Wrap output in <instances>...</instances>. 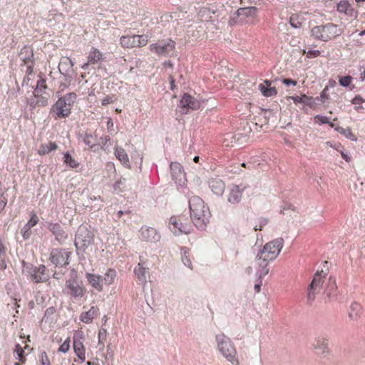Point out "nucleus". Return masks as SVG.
Returning a JSON list of instances; mask_svg holds the SVG:
<instances>
[{
	"mask_svg": "<svg viewBox=\"0 0 365 365\" xmlns=\"http://www.w3.org/2000/svg\"><path fill=\"white\" fill-rule=\"evenodd\" d=\"M134 273L140 282L143 283L146 282L147 268L143 263H138L134 269Z\"/></svg>",
	"mask_w": 365,
	"mask_h": 365,
	"instance_id": "32",
	"label": "nucleus"
},
{
	"mask_svg": "<svg viewBox=\"0 0 365 365\" xmlns=\"http://www.w3.org/2000/svg\"><path fill=\"white\" fill-rule=\"evenodd\" d=\"M31 218L27 222L26 225L27 227H31V228L36 225L39 221L38 217L34 212H31L30 213Z\"/></svg>",
	"mask_w": 365,
	"mask_h": 365,
	"instance_id": "45",
	"label": "nucleus"
},
{
	"mask_svg": "<svg viewBox=\"0 0 365 365\" xmlns=\"http://www.w3.org/2000/svg\"><path fill=\"white\" fill-rule=\"evenodd\" d=\"M365 101L360 96H356L351 101V103L354 105H359L364 103Z\"/></svg>",
	"mask_w": 365,
	"mask_h": 365,
	"instance_id": "55",
	"label": "nucleus"
},
{
	"mask_svg": "<svg viewBox=\"0 0 365 365\" xmlns=\"http://www.w3.org/2000/svg\"><path fill=\"white\" fill-rule=\"evenodd\" d=\"M335 130L336 131H338L339 133H341V135H344L346 138L350 139L353 141L356 140V138L355 135L353 133L351 128H344L340 126H336V128H335Z\"/></svg>",
	"mask_w": 365,
	"mask_h": 365,
	"instance_id": "39",
	"label": "nucleus"
},
{
	"mask_svg": "<svg viewBox=\"0 0 365 365\" xmlns=\"http://www.w3.org/2000/svg\"><path fill=\"white\" fill-rule=\"evenodd\" d=\"M216 341L217 349L222 356L232 364L238 365L237 351L230 339L224 334H220L216 336Z\"/></svg>",
	"mask_w": 365,
	"mask_h": 365,
	"instance_id": "5",
	"label": "nucleus"
},
{
	"mask_svg": "<svg viewBox=\"0 0 365 365\" xmlns=\"http://www.w3.org/2000/svg\"><path fill=\"white\" fill-rule=\"evenodd\" d=\"M264 83L267 85V86H265L264 84L259 85V88L262 94L267 97L276 96L277 93V89L275 87L271 86V82L266 80Z\"/></svg>",
	"mask_w": 365,
	"mask_h": 365,
	"instance_id": "29",
	"label": "nucleus"
},
{
	"mask_svg": "<svg viewBox=\"0 0 365 365\" xmlns=\"http://www.w3.org/2000/svg\"><path fill=\"white\" fill-rule=\"evenodd\" d=\"M257 12L255 6L240 8L237 11V22L242 25H254L258 21Z\"/></svg>",
	"mask_w": 365,
	"mask_h": 365,
	"instance_id": "7",
	"label": "nucleus"
},
{
	"mask_svg": "<svg viewBox=\"0 0 365 365\" xmlns=\"http://www.w3.org/2000/svg\"><path fill=\"white\" fill-rule=\"evenodd\" d=\"M84 336L82 331H78L73 339V349L81 363L86 361V347L83 344Z\"/></svg>",
	"mask_w": 365,
	"mask_h": 365,
	"instance_id": "12",
	"label": "nucleus"
},
{
	"mask_svg": "<svg viewBox=\"0 0 365 365\" xmlns=\"http://www.w3.org/2000/svg\"><path fill=\"white\" fill-rule=\"evenodd\" d=\"M86 278L90 285H91L98 292H102L103 289V277L93 273H86Z\"/></svg>",
	"mask_w": 365,
	"mask_h": 365,
	"instance_id": "20",
	"label": "nucleus"
},
{
	"mask_svg": "<svg viewBox=\"0 0 365 365\" xmlns=\"http://www.w3.org/2000/svg\"><path fill=\"white\" fill-rule=\"evenodd\" d=\"M57 148L58 145L53 142L43 143L40 145L39 149L38 150V154L39 155H44L46 154H48L51 151L56 150Z\"/></svg>",
	"mask_w": 365,
	"mask_h": 365,
	"instance_id": "31",
	"label": "nucleus"
},
{
	"mask_svg": "<svg viewBox=\"0 0 365 365\" xmlns=\"http://www.w3.org/2000/svg\"><path fill=\"white\" fill-rule=\"evenodd\" d=\"M83 141L91 150H95L94 148L97 145V136L96 135L86 133L83 135Z\"/></svg>",
	"mask_w": 365,
	"mask_h": 365,
	"instance_id": "30",
	"label": "nucleus"
},
{
	"mask_svg": "<svg viewBox=\"0 0 365 365\" xmlns=\"http://www.w3.org/2000/svg\"><path fill=\"white\" fill-rule=\"evenodd\" d=\"M116 158L126 168H130V164L128 155L122 147L116 146L114 151Z\"/></svg>",
	"mask_w": 365,
	"mask_h": 365,
	"instance_id": "25",
	"label": "nucleus"
},
{
	"mask_svg": "<svg viewBox=\"0 0 365 365\" xmlns=\"http://www.w3.org/2000/svg\"><path fill=\"white\" fill-rule=\"evenodd\" d=\"M337 11L339 13L351 15L353 11V8L347 1H341L337 5Z\"/></svg>",
	"mask_w": 365,
	"mask_h": 365,
	"instance_id": "37",
	"label": "nucleus"
},
{
	"mask_svg": "<svg viewBox=\"0 0 365 365\" xmlns=\"http://www.w3.org/2000/svg\"><path fill=\"white\" fill-rule=\"evenodd\" d=\"M40 362L41 365H51L50 359L46 352L43 351L40 355Z\"/></svg>",
	"mask_w": 365,
	"mask_h": 365,
	"instance_id": "52",
	"label": "nucleus"
},
{
	"mask_svg": "<svg viewBox=\"0 0 365 365\" xmlns=\"http://www.w3.org/2000/svg\"><path fill=\"white\" fill-rule=\"evenodd\" d=\"M15 351L17 354V359L21 363H25L26 361V356H24V350L23 348L19 345H16Z\"/></svg>",
	"mask_w": 365,
	"mask_h": 365,
	"instance_id": "43",
	"label": "nucleus"
},
{
	"mask_svg": "<svg viewBox=\"0 0 365 365\" xmlns=\"http://www.w3.org/2000/svg\"><path fill=\"white\" fill-rule=\"evenodd\" d=\"M141 235L143 238L150 242H157L160 239V234L157 232V230L153 227H142L141 229Z\"/></svg>",
	"mask_w": 365,
	"mask_h": 365,
	"instance_id": "18",
	"label": "nucleus"
},
{
	"mask_svg": "<svg viewBox=\"0 0 365 365\" xmlns=\"http://www.w3.org/2000/svg\"><path fill=\"white\" fill-rule=\"evenodd\" d=\"M34 67L32 65H29L26 68V73L27 75H30L33 73Z\"/></svg>",
	"mask_w": 365,
	"mask_h": 365,
	"instance_id": "62",
	"label": "nucleus"
},
{
	"mask_svg": "<svg viewBox=\"0 0 365 365\" xmlns=\"http://www.w3.org/2000/svg\"><path fill=\"white\" fill-rule=\"evenodd\" d=\"M49 95L46 91L36 93L34 91L33 96L30 98L29 104L31 108L44 107L48 105Z\"/></svg>",
	"mask_w": 365,
	"mask_h": 365,
	"instance_id": "16",
	"label": "nucleus"
},
{
	"mask_svg": "<svg viewBox=\"0 0 365 365\" xmlns=\"http://www.w3.org/2000/svg\"><path fill=\"white\" fill-rule=\"evenodd\" d=\"M283 245L284 239L282 237L277 238L265 244L263 249L257 255L256 262L260 268L259 270L260 278L269 273V269H267L269 262L277 257Z\"/></svg>",
	"mask_w": 365,
	"mask_h": 365,
	"instance_id": "1",
	"label": "nucleus"
},
{
	"mask_svg": "<svg viewBox=\"0 0 365 365\" xmlns=\"http://www.w3.org/2000/svg\"><path fill=\"white\" fill-rule=\"evenodd\" d=\"M209 185L212 191L218 195H222L225 188V182L219 178L211 179L210 180Z\"/></svg>",
	"mask_w": 365,
	"mask_h": 365,
	"instance_id": "27",
	"label": "nucleus"
},
{
	"mask_svg": "<svg viewBox=\"0 0 365 365\" xmlns=\"http://www.w3.org/2000/svg\"><path fill=\"white\" fill-rule=\"evenodd\" d=\"M282 83L287 86H296L297 84V81H295V80H292L291 78H284L282 80Z\"/></svg>",
	"mask_w": 365,
	"mask_h": 365,
	"instance_id": "54",
	"label": "nucleus"
},
{
	"mask_svg": "<svg viewBox=\"0 0 365 365\" xmlns=\"http://www.w3.org/2000/svg\"><path fill=\"white\" fill-rule=\"evenodd\" d=\"M93 235L86 229L79 228L76 235V240L83 243V246L88 247L93 242Z\"/></svg>",
	"mask_w": 365,
	"mask_h": 365,
	"instance_id": "23",
	"label": "nucleus"
},
{
	"mask_svg": "<svg viewBox=\"0 0 365 365\" xmlns=\"http://www.w3.org/2000/svg\"><path fill=\"white\" fill-rule=\"evenodd\" d=\"M248 186L241 183L240 185H232L230 187L227 200L232 204L239 203L242 198V192Z\"/></svg>",
	"mask_w": 365,
	"mask_h": 365,
	"instance_id": "14",
	"label": "nucleus"
},
{
	"mask_svg": "<svg viewBox=\"0 0 365 365\" xmlns=\"http://www.w3.org/2000/svg\"><path fill=\"white\" fill-rule=\"evenodd\" d=\"M66 289L68 290V294L76 299L82 297L86 293L85 287L81 286L76 279L67 280Z\"/></svg>",
	"mask_w": 365,
	"mask_h": 365,
	"instance_id": "15",
	"label": "nucleus"
},
{
	"mask_svg": "<svg viewBox=\"0 0 365 365\" xmlns=\"http://www.w3.org/2000/svg\"><path fill=\"white\" fill-rule=\"evenodd\" d=\"M169 227L175 235H187L192 229L191 220L185 215L172 216L169 220Z\"/></svg>",
	"mask_w": 365,
	"mask_h": 365,
	"instance_id": "6",
	"label": "nucleus"
},
{
	"mask_svg": "<svg viewBox=\"0 0 365 365\" xmlns=\"http://www.w3.org/2000/svg\"><path fill=\"white\" fill-rule=\"evenodd\" d=\"M314 120L315 123L324 124L329 123V118L326 116L317 115L314 116Z\"/></svg>",
	"mask_w": 365,
	"mask_h": 365,
	"instance_id": "50",
	"label": "nucleus"
},
{
	"mask_svg": "<svg viewBox=\"0 0 365 365\" xmlns=\"http://www.w3.org/2000/svg\"><path fill=\"white\" fill-rule=\"evenodd\" d=\"M209 13H210V9L207 7H203L200 10L198 14L200 17H203L205 14H207Z\"/></svg>",
	"mask_w": 365,
	"mask_h": 365,
	"instance_id": "57",
	"label": "nucleus"
},
{
	"mask_svg": "<svg viewBox=\"0 0 365 365\" xmlns=\"http://www.w3.org/2000/svg\"><path fill=\"white\" fill-rule=\"evenodd\" d=\"M181 252H182V262L185 264V265L188 267L190 269H192L193 267H192V262H191V259H190L191 255H190V250L188 248L183 247L181 249Z\"/></svg>",
	"mask_w": 365,
	"mask_h": 365,
	"instance_id": "36",
	"label": "nucleus"
},
{
	"mask_svg": "<svg viewBox=\"0 0 365 365\" xmlns=\"http://www.w3.org/2000/svg\"><path fill=\"white\" fill-rule=\"evenodd\" d=\"M189 207L193 224L197 228L204 230L211 217L209 207L199 196H192L189 200Z\"/></svg>",
	"mask_w": 365,
	"mask_h": 365,
	"instance_id": "2",
	"label": "nucleus"
},
{
	"mask_svg": "<svg viewBox=\"0 0 365 365\" xmlns=\"http://www.w3.org/2000/svg\"><path fill=\"white\" fill-rule=\"evenodd\" d=\"M116 277V271L113 269H108L103 277V283L106 285L109 286L112 284Z\"/></svg>",
	"mask_w": 365,
	"mask_h": 365,
	"instance_id": "33",
	"label": "nucleus"
},
{
	"mask_svg": "<svg viewBox=\"0 0 365 365\" xmlns=\"http://www.w3.org/2000/svg\"><path fill=\"white\" fill-rule=\"evenodd\" d=\"M71 347V339L70 337H68L63 344L59 346L58 351L61 353H67Z\"/></svg>",
	"mask_w": 365,
	"mask_h": 365,
	"instance_id": "44",
	"label": "nucleus"
},
{
	"mask_svg": "<svg viewBox=\"0 0 365 365\" xmlns=\"http://www.w3.org/2000/svg\"><path fill=\"white\" fill-rule=\"evenodd\" d=\"M63 61H62L61 63H64L68 64V65H69L71 66H73V62H72L71 58L66 57V58H64Z\"/></svg>",
	"mask_w": 365,
	"mask_h": 365,
	"instance_id": "61",
	"label": "nucleus"
},
{
	"mask_svg": "<svg viewBox=\"0 0 365 365\" xmlns=\"http://www.w3.org/2000/svg\"><path fill=\"white\" fill-rule=\"evenodd\" d=\"M23 52H25L26 53H29L31 57H33L34 56V53H33V51L32 49L29 47V46H24L22 49H21V53Z\"/></svg>",
	"mask_w": 365,
	"mask_h": 365,
	"instance_id": "58",
	"label": "nucleus"
},
{
	"mask_svg": "<svg viewBox=\"0 0 365 365\" xmlns=\"http://www.w3.org/2000/svg\"><path fill=\"white\" fill-rule=\"evenodd\" d=\"M149 49L158 56H166L175 49V42L172 39H168L166 41H159L150 44Z\"/></svg>",
	"mask_w": 365,
	"mask_h": 365,
	"instance_id": "10",
	"label": "nucleus"
},
{
	"mask_svg": "<svg viewBox=\"0 0 365 365\" xmlns=\"http://www.w3.org/2000/svg\"><path fill=\"white\" fill-rule=\"evenodd\" d=\"M339 81L341 86L346 87L350 85L352 78L350 76L340 77Z\"/></svg>",
	"mask_w": 365,
	"mask_h": 365,
	"instance_id": "49",
	"label": "nucleus"
},
{
	"mask_svg": "<svg viewBox=\"0 0 365 365\" xmlns=\"http://www.w3.org/2000/svg\"><path fill=\"white\" fill-rule=\"evenodd\" d=\"M262 284V280H259L258 283L255 284V289L256 292H260Z\"/></svg>",
	"mask_w": 365,
	"mask_h": 365,
	"instance_id": "60",
	"label": "nucleus"
},
{
	"mask_svg": "<svg viewBox=\"0 0 365 365\" xmlns=\"http://www.w3.org/2000/svg\"><path fill=\"white\" fill-rule=\"evenodd\" d=\"M104 54L97 48L91 47L87 56V62L81 66V68L86 70L90 66H93L104 60Z\"/></svg>",
	"mask_w": 365,
	"mask_h": 365,
	"instance_id": "13",
	"label": "nucleus"
},
{
	"mask_svg": "<svg viewBox=\"0 0 365 365\" xmlns=\"http://www.w3.org/2000/svg\"><path fill=\"white\" fill-rule=\"evenodd\" d=\"M7 204V199L4 197L0 198V213L4 210Z\"/></svg>",
	"mask_w": 365,
	"mask_h": 365,
	"instance_id": "56",
	"label": "nucleus"
},
{
	"mask_svg": "<svg viewBox=\"0 0 365 365\" xmlns=\"http://www.w3.org/2000/svg\"><path fill=\"white\" fill-rule=\"evenodd\" d=\"M303 53L306 54V56L309 58H314L318 57L321 52L319 50H309L308 51L304 50Z\"/></svg>",
	"mask_w": 365,
	"mask_h": 365,
	"instance_id": "48",
	"label": "nucleus"
},
{
	"mask_svg": "<svg viewBox=\"0 0 365 365\" xmlns=\"http://www.w3.org/2000/svg\"><path fill=\"white\" fill-rule=\"evenodd\" d=\"M170 167L173 179L178 180L180 177H181L183 175L182 171V166L180 165V163H172Z\"/></svg>",
	"mask_w": 365,
	"mask_h": 365,
	"instance_id": "35",
	"label": "nucleus"
},
{
	"mask_svg": "<svg viewBox=\"0 0 365 365\" xmlns=\"http://www.w3.org/2000/svg\"><path fill=\"white\" fill-rule=\"evenodd\" d=\"M98 312L99 309L97 307L92 306L88 311L81 313L80 319L86 324L91 323L94 317L98 314Z\"/></svg>",
	"mask_w": 365,
	"mask_h": 365,
	"instance_id": "26",
	"label": "nucleus"
},
{
	"mask_svg": "<svg viewBox=\"0 0 365 365\" xmlns=\"http://www.w3.org/2000/svg\"><path fill=\"white\" fill-rule=\"evenodd\" d=\"M330 288L329 289H326L325 292L328 297H331V295H335L336 292V286L334 282H330Z\"/></svg>",
	"mask_w": 365,
	"mask_h": 365,
	"instance_id": "51",
	"label": "nucleus"
},
{
	"mask_svg": "<svg viewBox=\"0 0 365 365\" xmlns=\"http://www.w3.org/2000/svg\"><path fill=\"white\" fill-rule=\"evenodd\" d=\"M115 101V99L113 97L107 96L102 100L101 104H102V106H106L108 104L113 103Z\"/></svg>",
	"mask_w": 365,
	"mask_h": 365,
	"instance_id": "53",
	"label": "nucleus"
},
{
	"mask_svg": "<svg viewBox=\"0 0 365 365\" xmlns=\"http://www.w3.org/2000/svg\"><path fill=\"white\" fill-rule=\"evenodd\" d=\"M235 135L232 133H229L225 135L224 139L222 140V144L225 147H230L232 145V143H235Z\"/></svg>",
	"mask_w": 365,
	"mask_h": 365,
	"instance_id": "42",
	"label": "nucleus"
},
{
	"mask_svg": "<svg viewBox=\"0 0 365 365\" xmlns=\"http://www.w3.org/2000/svg\"><path fill=\"white\" fill-rule=\"evenodd\" d=\"M180 104L183 108L191 110H197L200 107V103L194 97L188 93H185L180 101Z\"/></svg>",
	"mask_w": 365,
	"mask_h": 365,
	"instance_id": "21",
	"label": "nucleus"
},
{
	"mask_svg": "<svg viewBox=\"0 0 365 365\" xmlns=\"http://www.w3.org/2000/svg\"><path fill=\"white\" fill-rule=\"evenodd\" d=\"M70 255L66 249L56 248L51 250L49 259L56 267H63L69 264Z\"/></svg>",
	"mask_w": 365,
	"mask_h": 365,
	"instance_id": "11",
	"label": "nucleus"
},
{
	"mask_svg": "<svg viewBox=\"0 0 365 365\" xmlns=\"http://www.w3.org/2000/svg\"><path fill=\"white\" fill-rule=\"evenodd\" d=\"M31 278L36 283L46 282L48 279V274L46 273V266L41 264L36 267L33 271Z\"/></svg>",
	"mask_w": 365,
	"mask_h": 365,
	"instance_id": "17",
	"label": "nucleus"
},
{
	"mask_svg": "<svg viewBox=\"0 0 365 365\" xmlns=\"http://www.w3.org/2000/svg\"><path fill=\"white\" fill-rule=\"evenodd\" d=\"M304 21L305 18L302 13L293 14L289 17V24L293 28L295 29L300 28Z\"/></svg>",
	"mask_w": 365,
	"mask_h": 365,
	"instance_id": "28",
	"label": "nucleus"
},
{
	"mask_svg": "<svg viewBox=\"0 0 365 365\" xmlns=\"http://www.w3.org/2000/svg\"><path fill=\"white\" fill-rule=\"evenodd\" d=\"M76 99L75 93H69L59 98L51 108L50 113L52 117L56 120L68 117Z\"/></svg>",
	"mask_w": 365,
	"mask_h": 365,
	"instance_id": "3",
	"label": "nucleus"
},
{
	"mask_svg": "<svg viewBox=\"0 0 365 365\" xmlns=\"http://www.w3.org/2000/svg\"><path fill=\"white\" fill-rule=\"evenodd\" d=\"M31 229V227H27L26 224L23 227V228L21 230V232L22 234L24 240H26L31 237L32 233Z\"/></svg>",
	"mask_w": 365,
	"mask_h": 365,
	"instance_id": "47",
	"label": "nucleus"
},
{
	"mask_svg": "<svg viewBox=\"0 0 365 365\" xmlns=\"http://www.w3.org/2000/svg\"><path fill=\"white\" fill-rule=\"evenodd\" d=\"M148 37L147 35H127L120 38V44L125 48L135 47H143L148 44Z\"/></svg>",
	"mask_w": 365,
	"mask_h": 365,
	"instance_id": "9",
	"label": "nucleus"
},
{
	"mask_svg": "<svg viewBox=\"0 0 365 365\" xmlns=\"http://www.w3.org/2000/svg\"><path fill=\"white\" fill-rule=\"evenodd\" d=\"M327 87H326L323 91L321 93V98H322V101H324V99L326 98H328V94L327 93Z\"/></svg>",
	"mask_w": 365,
	"mask_h": 365,
	"instance_id": "59",
	"label": "nucleus"
},
{
	"mask_svg": "<svg viewBox=\"0 0 365 365\" xmlns=\"http://www.w3.org/2000/svg\"><path fill=\"white\" fill-rule=\"evenodd\" d=\"M268 223V220L265 217H259L257 223L255 225V230H262V228Z\"/></svg>",
	"mask_w": 365,
	"mask_h": 365,
	"instance_id": "46",
	"label": "nucleus"
},
{
	"mask_svg": "<svg viewBox=\"0 0 365 365\" xmlns=\"http://www.w3.org/2000/svg\"><path fill=\"white\" fill-rule=\"evenodd\" d=\"M288 98L292 99L295 104L306 103L307 105L312 107V105L309 103V101H312V98L307 96L306 94H302L300 96H289Z\"/></svg>",
	"mask_w": 365,
	"mask_h": 365,
	"instance_id": "38",
	"label": "nucleus"
},
{
	"mask_svg": "<svg viewBox=\"0 0 365 365\" xmlns=\"http://www.w3.org/2000/svg\"><path fill=\"white\" fill-rule=\"evenodd\" d=\"M49 230L55 235L56 240L62 242L67 238V234L62 229L59 223H51L48 225Z\"/></svg>",
	"mask_w": 365,
	"mask_h": 365,
	"instance_id": "24",
	"label": "nucleus"
},
{
	"mask_svg": "<svg viewBox=\"0 0 365 365\" xmlns=\"http://www.w3.org/2000/svg\"><path fill=\"white\" fill-rule=\"evenodd\" d=\"M6 252L7 248L3 243L0 242V270H4L7 267Z\"/></svg>",
	"mask_w": 365,
	"mask_h": 365,
	"instance_id": "34",
	"label": "nucleus"
},
{
	"mask_svg": "<svg viewBox=\"0 0 365 365\" xmlns=\"http://www.w3.org/2000/svg\"><path fill=\"white\" fill-rule=\"evenodd\" d=\"M47 88L46 80L43 78H41L37 81L36 86L34 89L36 93H38L41 92L46 91Z\"/></svg>",
	"mask_w": 365,
	"mask_h": 365,
	"instance_id": "41",
	"label": "nucleus"
},
{
	"mask_svg": "<svg viewBox=\"0 0 365 365\" xmlns=\"http://www.w3.org/2000/svg\"><path fill=\"white\" fill-rule=\"evenodd\" d=\"M364 314L362 305L356 302H353L349 308V317L353 321H357Z\"/></svg>",
	"mask_w": 365,
	"mask_h": 365,
	"instance_id": "22",
	"label": "nucleus"
},
{
	"mask_svg": "<svg viewBox=\"0 0 365 365\" xmlns=\"http://www.w3.org/2000/svg\"><path fill=\"white\" fill-rule=\"evenodd\" d=\"M64 163L71 168H76L79 163L68 153L64 155Z\"/></svg>",
	"mask_w": 365,
	"mask_h": 365,
	"instance_id": "40",
	"label": "nucleus"
},
{
	"mask_svg": "<svg viewBox=\"0 0 365 365\" xmlns=\"http://www.w3.org/2000/svg\"><path fill=\"white\" fill-rule=\"evenodd\" d=\"M313 347L316 354H326L329 352L328 340L324 337H318L315 339Z\"/></svg>",
	"mask_w": 365,
	"mask_h": 365,
	"instance_id": "19",
	"label": "nucleus"
},
{
	"mask_svg": "<svg viewBox=\"0 0 365 365\" xmlns=\"http://www.w3.org/2000/svg\"><path fill=\"white\" fill-rule=\"evenodd\" d=\"M341 155L343 159H344L346 162L351 161V158L349 157L346 154H345L343 151L341 152Z\"/></svg>",
	"mask_w": 365,
	"mask_h": 365,
	"instance_id": "63",
	"label": "nucleus"
},
{
	"mask_svg": "<svg viewBox=\"0 0 365 365\" xmlns=\"http://www.w3.org/2000/svg\"><path fill=\"white\" fill-rule=\"evenodd\" d=\"M163 65L165 67H168V68H171L173 67V64L170 61H165Z\"/></svg>",
	"mask_w": 365,
	"mask_h": 365,
	"instance_id": "64",
	"label": "nucleus"
},
{
	"mask_svg": "<svg viewBox=\"0 0 365 365\" xmlns=\"http://www.w3.org/2000/svg\"><path fill=\"white\" fill-rule=\"evenodd\" d=\"M344 32L343 29L334 23L314 26L311 29V36L316 40L327 42L335 39Z\"/></svg>",
	"mask_w": 365,
	"mask_h": 365,
	"instance_id": "4",
	"label": "nucleus"
},
{
	"mask_svg": "<svg viewBox=\"0 0 365 365\" xmlns=\"http://www.w3.org/2000/svg\"><path fill=\"white\" fill-rule=\"evenodd\" d=\"M327 272L323 270L317 272L314 275L313 279L308 287L307 297L309 300H314L316 294L322 290L327 279Z\"/></svg>",
	"mask_w": 365,
	"mask_h": 365,
	"instance_id": "8",
	"label": "nucleus"
}]
</instances>
